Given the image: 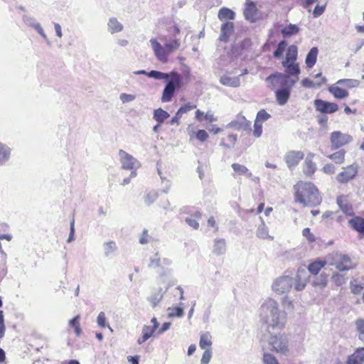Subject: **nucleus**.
Masks as SVG:
<instances>
[{
    "mask_svg": "<svg viewBox=\"0 0 364 364\" xmlns=\"http://www.w3.org/2000/svg\"><path fill=\"white\" fill-rule=\"evenodd\" d=\"M245 5L246 6L244 10L245 18L251 22L256 21L257 9L255 4L250 0H247Z\"/></svg>",
    "mask_w": 364,
    "mask_h": 364,
    "instance_id": "nucleus-18",
    "label": "nucleus"
},
{
    "mask_svg": "<svg viewBox=\"0 0 364 364\" xmlns=\"http://www.w3.org/2000/svg\"><path fill=\"white\" fill-rule=\"evenodd\" d=\"M218 18L223 23L228 21V20H234L235 18V13L230 9L223 7L218 14Z\"/></svg>",
    "mask_w": 364,
    "mask_h": 364,
    "instance_id": "nucleus-25",
    "label": "nucleus"
},
{
    "mask_svg": "<svg viewBox=\"0 0 364 364\" xmlns=\"http://www.w3.org/2000/svg\"><path fill=\"white\" fill-rule=\"evenodd\" d=\"M270 118V114H268L264 109H262L257 112L255 122L262 124Z\"/></svg>",
    "mask_w": 364,
    "mask_h": 364,
    "instance_id": "nucleus-54",
    "label": "nucleus"
},
{
    "mask_svg": "<svg viewBox=\"0 0 364 364\" xmlns=\"http://www.w3.org/2000/svg\"><path fill=\"white\" fill-rule=\"evenodd\" d=\"M150 43L157 59L162 63H166L168 55L164 49V46H162L154 38L150 40Z\"/></svg>",
    "mask_w": 364,
    "mask_h": 364,
    "instance_id": "nucleus-14",
    "label": "nucleus"
},
{
    "mask_svg": "<svg viewBox=\"0 0 364 364\" xmlns=\"http://www.w3.org/2000/svg\"><path fill=\"white\" fill-rule=\"evenodd\" d=\"M181 42L178 39H174L164 43V49H166L168 55L174 52L180 47Z\"/></svg>",
    "mask_w": 364,
    "mask_h": 364,
    "instance_id": "nucleus-41",
    "label": "nucleus"
},
{
    "mask_svg": "<svg viewBox=\"0 0 364 364\" xmlns=\"http://www.w3.org/2000/svg\"><path fill=\"white\" fill-rule=\"evenodd\" d=\"M321 77L320 81H314L309 78H305L303 80H301V84L303 87L306 88H315V87H319L323 84H324L326 81V77L322 76L321 73H319L316 75V77Z\"/></svg>",
    "mask_w": 364,
    "mask_h": 364,
    "instance_id": "nucleus-22",
    "label": "nucleus"
},
{
    "mask_svg": "<svg viewBox=\"0 0 364 364\" xmlns=\"http://www.w3.org/2000/svg\"><path fill=\"white\" fill-rule=\"evenodd\" d=\"M294 200L303 206L314 207L321 202L316 187L311 182L299 181L294 186Z\"/></svg>",
    "mask_w": 364,
    "mask_h": 364,
    "instance_id": "nucleus-3",
    "label": "nucleus"
},
{
    "mask_svg": "<svg viewBox=\"0 0 364 364\" xmlns=\"http://www.w3.org/2000/svg\"><path fill=\"white\" fill-rule=\"evenodd\" d=\"M355 325L358 331H359V338L364 340V319L359 318L356 321Z\"/></svg>",
    "mask_w": 364,
    "mask_h": 364,
    "instance_id": "nucleus-57",
    "label": "nucleus"
},
{
    "mask_svg": "<svg viewBox=\"0 0 364 364\" xmlns=\"http://www.w3.org/2000/svg\"><path fill=\"white\" fill-rule=\"evenodd\" d=\"M314 107L317 111L323 114H333L338 109L337 104L322 100H315Z\"/></svg>",
    "mask_w": 364,
    "mask_h": 364,
    "instance_id": "nucleus-11",
    "label": "nucleus"
},
{
    "mask_svg": "<svg viewBox=\"0 0 364 364\" xmlns=\"http://www.w3.org/2000/svg\"><path fill=\"white\" fill-rule=\"evenodd\" d=\"M293 277L282 275L273 280L271 288L276 294L282 295L290 291L293 287Z\"/></svg>",
    "mask_w": 364,
    "mask_h": 364,
    "instance_id": "nucleus-6",
    "label": "nucleus"
},
{
    "mask_svg": "<svg viewBox=\"0 0 364 364\" xmlns=\"http://www.w3.org/2000/svg\"><path fill=\"white\" fill-rule=\"evenodd\" d=\"M283 67L285 68V73H275L273 75H281L288 77L291 80H294V85L299 80V75L300 73V68L296 63H288L287 64L282 63Z\"/></svg>",
    "mask_w": 364,
    "mask_h": 364,
    "instance_id": "nucleus-9",
    "label": "nucleus"
},
{
    "mask_svg": "<svg viewBox=\"0 0 364 364\" xmlns=\"http://www.w3.org/2000/svg\"><path fill=\"white\" fill-rule=\"evenodd\" d=\"M227 127L232 128L235 130H251V122L248 121L244 116L238 115L236 119L230 122Z\"/></svg>",
    "mask_w": 364,
    "mask_h": 364,
    "instance_id": "nucleus-13",
    "label": "nucleus"
},
{
    "mask_svg": "<svg viewBox=\"0 0 364 364\" xmlns=\"http://www.w3.org/2000/svg\"><path fill=\"white\" fill-rule=\"evenodd\" d=\"M208 138V134L206 131L203 129H200L196 133V139L201 142L206 141Z\"/></svg>",
    "mask_w": 364,
    "mask_h": 364,
    "instance_id": "nucleus-60",
    "label": "nucleus"
},
{
    "mask_svg": "<svg viewBox=\"0 0 364 364\" xmlns=\"http://www.w3.org/2000/svg\"><path fill=\"white\" fill-rule=\"evenodd\" d=\"M332 280L337 286H341L346 282L344 275L340 273H334L332 276Z\"/></svg>",
    "mask_w": 364,
    "mask_h": 364,
    "instance_id": "nucleus-55",
    "label": "nucleus"
},
{
    "mask_svg": "<svg viewBox=\"0 0 364 364\" xmlns=\"http://www.w3.org/2000/svg\"><path fill=\"white\" fill-rule=\"evenodd\" d=\"M364 362V348H358L351 355L347 361V364H363Z\"/></svg>",
    "mask_w": 364,
    "mask_h": 364,
    "instance_id": "nucleus-26",
    "label": "nucleus"
},
{
    "mask_svg": "<svg viewBox=\"0 0 364 364\" xmlns=\"http://www.w3.org/2000/svg\"><path fill=\"white\" fill-rule=\"evenodd\" d=\"M212 345V337L209 332H205L200 334L199 346L202 349L210 347Z\"/></svg>",
    "mask_w": 364,
    "mask_h": 364,
    "instance_id": "nucleus-37",
    "label": "nucleus"
},
{
    "mask_svg": "<svg viewBox=\"0 0 364 364\" xmlns=\"http://www.w3.org/2000/svg\"><path fill=\"white\" fill-rule=\"evenodd\" d=\"M234 32V23L232 21L223 23L220 28V41L227 42Z\"/></svg>",
    "mask_w": 364,
    "mask_h": 364,
    "instance_id": "nucleus-17",
    "label": "nucleus"
},
{
    "mask_svg": "<svg viewBox=\"0 0 364 364\" xmlns=\"http://www.w3.org/2000/svg\"><path fill=\"white\" fill-rule=\"evenodd\" d=\"M309 275L304 269L298 270L296 276L293 277L294 289L297 291L304 290L309 282Z\"/></svg>",
    "mask_w": 364,
    "mask_h": 364,
    "instance_id": "nucleus-12",
    "label": "nucleus"
},
{
    "mask_svg": "<svg viewBox=\"0 0 364 364\" xmlns=\"http://www.w3.org/2000/svg\"><path fill=\"white\" fill-rule=\"evenodd\" d=\"M158 193L155 191H151L144 196V202L146 205H149L153 203L158 198Z\"/></svg>",
    "mask_w": 364,
    "mask_h": 364,
    "instance_id": "nucleus-51",
    "label": "nucleus"
},
{
    "mask_svg": "<svg viewBox=\"0 0 364 364\" xmlns=\"http://www.w3.org/2000/svg\"><path fill=\"white\" fill-rule=\"evenodd\" d=\"M23 21L27 26L33 28L47 42V43H49L47 35L43 27L33 16L24 14L23 16Z\"/></svg>",
    "mask_w": 364,
    "mask_h": 364,
    "instance_id": "nucleus-10",
    "label": "nucleus"
},
{
    "mask_svg": "<svg viewBox=\"0 0 364 364\" xmlns=\"http://www.w3.org/2000/svg\"><path fill=\"white\" fill-rule=\"evenodd\" d=\"M104 248H105V255H109L116 250L117 246H116L115 242H114L112 241H109V242L105 243Z\"/></svg>",
    "mask_w": 364,
    "mask_h": 364,
    "instance_id": "nucleus-56",
    "label": "nucleus"
},
{
    "mask_svg": "<svg viewBox=\"0 0 364 364\" xmlns=\"http://www.w3.org/2000/svg\"><path fill=\"white\" fill-rule=\"evenodd\" d=\"M262 134V124L255 121L253 135L255 137L259 138L261 136Z\"/></svg>",
    "mask_w": 364,
    "mask_h": 364,
    "instance_id": "nucleus-61",
    "label": "nucleus"
},
{
    "mask_svg": "<svg viewBox=\"0 0 364 364\" xmlns=\"http://www.w3.org/2000/svg\"><path fill=\"white\" fill-rule=\"evenodd\" d=\"M326 262L323 260L314 261L309 264L308 270L313 274H317L319 271L326 265Z\"/></svg>",
    "mask_w": 364,
    "mask_h": 364,
    "instance_id": "nucleus-38",
    "label": "nucleus"
},
{
    "mask_svg": "<svg viewBox=\"0 0 364 364\" xmlns=\"http://www.w3.org/2000/svg\"><path fill=\"white\" fill-rule=\"evenodd\" d=\"M226 242L224 239H216L213 247V253L216 255H221L225 253Z\"/></svg>",
    "mask_w": 364,
    "mask_h": 364,
    "instance_id": "nucleus-32",
    "label": "nucleus"
},
{
    "mask_svg": "<svg viewBox=\"0 0 364 364\" xmlns=\"http://www.w3.org/2000/svg\"><path fill=\"white\" fill-rule=\"evenodd\" d=\"M171 73H164L157 70H151L147 73V76L156 80H168L170 78Z\"/></svg>",
    "mask_w": 364,
    "mask_h": 364,
    "instance_id": "nucleus-46",
    "label": "nucleus"
},
{
    "mask_svg": "<svg viewBox=\"0 0 364 364\" xmlns=\"http://www.w3.org/2000/svg\"><path fill=\"white\" fill-rule=\"evenodd\" d=\"M153 117L156 122L161 124L169 117V114L161 108H159L154 110Z\"/></svg>",
    "mask_w": 364,
    "mask_h": 364,
    "instance_id": "nucleus-39",
    "label": "nucleus"
},
{
    "mask_svg": "<svg viewBox=\"0 0 364 364\" xmlns=\"http://www.w3.org/2000/svg\"><path fill=\"white\" fill-rule=\"evenodd\" d=\"M340 86V85H337L336 82L335 84L328 87V90L336 99L341 100L346 98L349 95L348 91L343 89Z\"/></svg>",
    "mask_w": 364,
    "mask_h": 364,
    "instance_id": "nucleus-20",
    "label": "nucleus"
},
{
    "mask_svg": "<svg viewBox=\"0 0 364 364\" xmlns=\"http://www.w3.org/2000/svg\"><path fill=\"white\" fill-rule=\"evenodd\" d=\"M107 26V31L110 34L117 33L122 32L124 30L123 24L116 17L109 18Z\"/></svg>",
    "mask_w": 364,
    "mask_h": 364,
    "instance_id": "nucleus-21",
    "label": "nucleus"
},
{
    "mask_svg": "<svg viewBox=\"0 0 364 364\" xmlns=\"http://www.w3.org/2000/svg\"><path fill=\"white\" fill-rule=\"evenodd\" d=\"M345 154L346 151L343 149H341L328 155V157L336 164H342L344 161Z\"/></svg>",
    "mask_w": 364,
    "mask_h": 364,
    "instance_id": "nucleus-43",
    "label": "nucleus"
},
{
    "mask_svg": "<svg viewBox=\"0 0 364 364\" xmlns=\"http://www.w3.org/2000/svg\"><path fill=\"white\" fill-rule=\"evenodd\" d=\"M97 323L98 326H100V328L108 327L109 329L111 331H112V328L109 326V324H107L106 323V316L105 314L103 311L100 312V314H98L97 317Z\"/></svg>",
    "mask_w": 364,
    "mask_h": 364,
    "instance_id": "nucleus-49",
    "label": "nucleus"
},
{
    "mask_svg": "<svg viewBox=\"0 0 364 364\" xmlns=\"http://www.w3.org/2000/svg\"><path fill=\"white\" fill-rule=\"evenodd\" d=\"M297 53L298 50L297 47L294 45L290 46L287 50L285 59L282 61V63H296L297 59Z\"/></svg>",
    "mask_w": 364,
    "mask_h": 364,
    "instance_id": "nucleus-28",
    "label": "nucleus"
},
{
    "mask_svg": "<svg viewBox=\"0 0 364 364\" xmlns=\"http://www.w3.org/2000/svg\"><path fill=\"white\" fill-rule=\"evenodd\" d=\"M357 167L354 165H350L341 172L336 177V179L340 183H346L349 180L353 178L357 173Z\"/></svg>",
    "mask_w": 364,
    "mask_h": 364,
    "instance_id": "nucleus-16",
    "label": "nucleus"
},
{
    "mask_svg": "<svg viewBox=\"0 0 364 364\" xmlns=\"http://www.w3.org/2000/svg\"><path fill=\"white\" fill-rule=\"evenodd\" d=\"M11 149L6 145L0 144V163L6 161L10 156Z\"/></svg>",
    "mask_w": 364,
    "mask_h": 364,
    "instance_id": "nucleus-47",
    "label": "nucleus"
},
{
    "mask_svg": "<svg viewBox=\"0 0 364 364\" xmlns=\"http://www.w3.org/2000/svg\"><path fill=\"white\" fill-rule=\"evenodd\" d=\"M339 271H345L352 268V263L348 257L343 255L340 257V261L332 264Z\"/></svg>",
    "mask_w": 364,
    "mask_h": 364,
    "instance_id": "nucleus-29",
    "label": "nucleus"
},
{
    "mask_svg": "<svg viewBox=\"0 0 364 364\" xmlns=\"http://www.w3.org/2000/svg\"><path fill=\"white\" fill-rule=\"evenodd\" d=\"M282 304L287 311H292L294 309L293 301L287 296L282 299Z\"/></svg>",
    "mask_w": 364,
    "mask_h": 364,
    "instance_id": "nucleus-64",
    "label": "nucleus"
},
{
    "mask_svg": "<svg viewBox=\"0 0 364 364\" xmlns=\"http://www.w3.org/2000/svg\"><path fill=\"white\" fill-rule=\"evenodd\" d=\"M352 140L353 137L350 134L342 133L340 131L333 132L330 136V141L333 149L342 147L351 142Z\"/></svg>",
    "mask_w": 364,
    "mask_h": 364,
    "instance_id": "nucleus-8",
    "label": "nucleus"
},
{
    "mask_svg": "<svg viewBox=\"0 0 364 364\" xmlns=\"http://www.w3.org/2000/svg\"><path fill=\"white\" fill-rule=\"evenodd\" d=\"M231 166L234 171L239 175H245L248 178L252 176V173H250L248 168L244 165L234 163Z\"/></svg>",
    "mask_w": 364,
    "mask_h": 364,
    "instance_id": "nucleus-40",
    "label": "nucleus"
},
{
    "mask_svg": "<svg viewBox=\"0 0 364 364\" xmlns=\"http://www.w3.org/2000/svg\"><path fill=\"white\" fill-rule=\"evenodd\" d=\"M260 321L267 328L273 330H282L287 323V314L279 309L278 302L272 298L266 299L259 310Z\"/></svg>",
    "mask_w": 364,
    "mask_h": 364,
    "instance_id": "nucleus-1",
    "label": "nucleus"
},
{
    "mask_svg": "<svg viewBox=\"0 0 364 364\" xmlns=\"http://www.w3.org/2000/svg\"><path fill=\"white\" fill-rule=\"evenodd\" d=\"M168 315L169 317H182L183 315V309L178 306L168 308Z\"/></svg>",
    "mask_w": 364,
    "mask_h": 364,
    "instance_id": "nucleus-52",
    "label": "nucleus"
},
{
    "mask_svg": "<svg viewBox=\"0 0 364 364\" xmlns=\"http://www.w3.org/2000/svg\"><path fill=\"white\" fill-rule=\"evenodd\" d=\"M337 203L341 210L347 215H352L353 214V210L350 205L348 204L347 197L339 196L337 198Z\"/></svg>",
    "mask_w": 364,
    "mask_h": 364,
    "instance_id": "nucleus-24",
    "label": "nucleus"
},
{
    "mask_svg": "<svg viewBox=\"0 0 364 364\" xmlns=\"http://www.w3.org/2000/svg\"><path fill=\"white\" fill-rule=\"evenodd\" d=\"M80 316L77 315L73 318L70 320L69 326L74 328L75 332L77 336H80L81 334V328L80 324Z\"/></svg>",
    "mask_w": 364,
    "mask_h": 364,
    "instance_id": "nucleus-45",
    "label": "nucleus"
},
{
    "mask_svg": "<svg viewBox=\"0 0 364 364\" xmlns=\"http://www.w3.org/2000/svg\"><path fill=\"white\" fill-rule=\"evenodd\" d=\"M119 160L124 169L131 171V177L136 176V170L141 166L140 162L124 150L119 151Z\"/></svg>",
    "mask_w": 364,
    "mask_h": 364,
    "instance_id": "nucleus-7",
    "label": "nucleus"
},
{
    "mask_svg": "<svg viewBox=\"0 0 364 364\" xmlns=\"http://www.w3.org/2000/svg\"><path fill=\"white\" fill-rule=\"evenodd\" d=\"M261 224L258 226L257 230V237L260 239H269L270 240H273V237L269 235L268 228L265 225L264 220L260 217L259 218Z\"/></svg>",
    "mask_w": 364,
    "mask_h": 364,
    "instance_id": "nucleus-30",
    "label": "nucleus"
},
{
    "mask_svg": "<svg viewBox=\"0 0 364 364\" xmlns=\"http://www.w3.org/2000/svg\"><path fill=\"white\" fill-rule=\"evenodd\" d=\"M220 82L225 86L237 87L240 85V80L239 77H230L229 75H224L220 77Z\"/></svg>",
    "mask_w": 364,
    "mask_h": 364,
    "instance_id": "nucleus-23",
    "label": "nucleus"
},
{
    "mask_svg": "<svg viewBox=\"0 0 364 364\" xmlns=\"http://www.w3.org/2000/svg\"><path fill=\"white\" fill-rule=\"evenodd\" d=\"M318 53V50L316 47L312 48L308 53L305 60V63L308 68H311L316 64Z\"/></svg>",
    "mask_w": 364,
    "mask_h": 364,
    "instance_id": "nucleus-35",
    "label": "nucleus"
},
{
    "mask_svg": "<svg viewBox=\"0 0 364 364\" xmlns=\"http://www.w3.org/2000/svg\"><path fill=\"white\" fill-rule=\"evenodd\" d=\"M119 99L124 104L134 101L136 99V96L134 95L122 93L119 95Z\"/></svg>",
    "mask_w": 364,
    "mask_h": 364,
    "instance_id": "nucleus-58",
    "label": "nucleus"
},
{
    "mask_svg": "<svg viewBox=\"0 0 364 364\" xmlns=\"http://www.w3.org/2000/svg\"><path fill=\"white\" fill-rule=\"evenodd\" d=\"M287 45V44L284 41H282L278 43L277 48L273 54L276 58H280L282 56L283 53L286 49Z\"/></svg>",
    "mask_w": 364,
    "mask_h": 364,
    "instance_id": "nucleus-50",
    "label": "nucleus"
},
{
    "mask_svg": "<svg viewBox=\"0 0 364 364\" xmlns=\"http://www.w3.org/2000/svg\"><path fill=\"white\" fill-rule=\"evenodd\" d=\"M195 108H196V105L191 103V102H188V103L183 105V106H181L178 109V111H177L178 115L182 116L183 114L187 113V112L194 109Z\"/></svg>",
    "mask_w": 364,
    "mask_h": 364,
    "instance_id": "nucleus-53",
    "label": "nucleus"
},
{
    "mask_svg": "<svg viewBox=\"0 0 364 364\" xmlns=\"http://www.w3.org/2000/svg\"><path fill=\"white\" fill-rule=\"evenodd\" d=\"M360 82L355 79H341L337 81V85L344 86L348 88H353L358 87Z\"/></svg>",
    "mask_w": 364,
    "mask_h": 364,
    "instance_id": "nucleus-42",
    "label": "nucleus"
},
{
    "mask_svg": "<svg viewBox=\"0 0 364 364\" xmlns=\"http://www.w3.org/2000/svg\"><path fill=\"white\" fill-rule=\"evenodd\" d=\"M304 154L301 151H290L285 155V161L289 168L296 166L304 158Z\"/></svg>",
    "mask_w": 364,
    "mask_h": 364,
    "instance_id": "nucleus-15",
    "label": "nucleus"
},
{
    "mask_svg": "<svg viewBox=\"0 0 364 364\" xmlns=\"http://www.w3.org/2000/svg\"><path fill=\"white\" fill-rule=\"evenodd\" d=\"M350 290L353 294H358L364 289V277H357L350 282Z\"/></svg>",
    "mask_w": 364,
    "mask_h": 364,
    "instance_id": "nucleus-34",
    "label": "nucleus"
},
{
    "mask_svg": "<svg viewBox=\"0 0 364 364\" xmlns=\"http://www.w3.org/2000/svg\"><path fill=\"white\" fill-rule=\"evenodd\" d=\"M155 330L152 328L150 326L144 325L142 328V336L138 338L137 343L141 345L145 341H146L149 338H150Z\"/></svg>",
    "mask_w": 364,
    "mask_h": 364,
    "instance_id": "nucleus-36",
    "label": "nucleus"
},
{
    "mask_svg": "<svg viewBox=\"0 0 364 364\" xmlns=\"http://www.w3.org/2000/svg\"><path fill=\"white\" fill-rule=\"evenodd\" d=\"M212 357V353L210 349H206L200 360V364H208Z\"/></svg>",
    "mask_w": 364,
    "mask_h": 364,
    "instance_id": "nucleus-62",
    "label": "nucleus"
},
{
    "mask_svg": "<svg viewBox=\"0 0 364 364\" xmlns=\"http://www.w3.org/2000/svg\"><path fill=\"white\" fill-rule=\"evenodd\" d=\"M328 284V274H321L316 277L312 282V286L316 290H323Z\"/></svg>",
    "mask_w": 364,
    "mask_h": 364,
    "instance_id": "nucleus-27",
    "label": "nucleus"
},
{
    "mask_svg": "<svg viewBox=\"0 0 364 364\" xmlns=\"http://www.w3.org/2000/svg\"><path fill=\"white\" fill-rule=\"evenodd\" d=\"M299 27L294 24H289L284 27L281 33L284 37H289L292 35L296 34L299 32Z\"/></svg>",
    "mask_w": 364,
    "mask_h": 364,
    "instance_id": "nucleus-44",
    "label": "nucleus"
},
{
    "mask_svg": "<svg viewBox=\"0 0 364 364\" xmlns=\"http://www.w3.org/2000/svg\"><path fill=\"white\" fill-rule=\"evenodd\" d=\"M262 361L264 364H279L276 357L269 352L263 353Z\"/></svg>",
    "mask_w": 364,
    "mask_h": 364,
    "instance_id": "nucleus-48",
    "label": "nucleus"
},
{
    "mask_svg": "<svg viewBox=\"0 0 364 364\" xmlns=\"http://www.w3.org/2000/svg\"><path fill=\"white\" fill-rule=\"evenodd\" d=\"M163 297L164 293L162 292V289L159 288L148 297V301L152 307H156L161 302Z\"/></svg>",
    "mask_w": 364,
    "mask_h": 364,
    "instance_id": "nucleus-33",
    "label": "nucleus"
},
{
    "mask_svg": "<svg viewBox=\"0 0 364 364\" xmlns=\"http://www.w3.org/2000/svg\"><path fill=\"white\" fill-rule=\"evenodd\" d=\"M326 9V4L323 5L317 4L313 11V16L314 18H317L322 15Z\"/></svg>",
    "mask_w": 364,
    "mask_h": 364,
    "instance_id": "nucleus-59",
    "label": "nucleus"
},
{
    "mask_svg": "<svg viewBox=\"0 0 364 364\" xmlns=\"http://www.w3.org/2000/svg\"><path fill=\"white\" fill-rule=\"evenodd\" d=\"M349 225L360 233L364 232V219L360 217H354L348 221Z\"/></svg>",
    "mask_w": 364,
    "mask_h": 364,
    "instance_id": "nucleus-31",
    "label": "nucleus"
},
{
    "mask_svg": "<svg viewBox=\"0 0 364 364\" xmlns=\"http://www.w3.org/2000/svg\"><path fill=\"white\" fill-rule=\"evenodd\" d=\"M314 154L309 153L304 161V173L306 176H310L313 175L316 169V164L313 162Z\"/></svg>",
    "mask_w": 364,
    "mask_h": 364,
    "instance_id": "nucleus-19",
    "label": "nucleus"
},
{
    "mask_svg": "<svg viewBox=\"0 0 364 364\" xmlns=\"http://www.w3.org/2000/svg\"><path fill=\"white\" fill-rule=\"evenodd\" d=\"M267 87L274 90L277 102L283 106L290 98L291 90L294 87V80L281 75H270L266 80Z\"/></svg>",
    "mask_w": 364,
    "mask_h": 364,
    "instance_id": "nucleus-2",
    "label": "nucleus"
},
{
    "mask_svg": "<svg viewBox=\"0 0 364 364\" xmlns=\"http://www.w3.org/2000/svg\"><path fill=\"white\" fill-rule=\"evenodd\" d=\"M302 235L306 238L309 242H313L316 240V237L311 233V230L309 228H306L302 231Z\"/></svg>",
    "mask_w": 364,
    "mask_h": 364,
    "instance_id": "nucleus-63",
    "label": "nucleus"
},
{
    "mask_svg": "<svg viewBox=\"0 0 364 364\" xmlns=\"http://www.w3.org/2000/svg\"><path fill=\"white\" fill-rule=\"evenodd\" d=\"M181 86L182 78L181 75L177 73H171L169 80L163 90L161 101L163 102H170L175 93L176 90L177 88H180Z\"/></svg>",
    "mask_w": 364,
    "mask_h": 364,
    "instance_id": "nucleus-5",
    "label": "nucleus"
},
{
    "mask_svg": "<svg viewBox=\"0 0 364 364\" xmlns=\"http://www.w3.org/2000/svg\"><path fill=\"white\" fill-rule=\"evenodd\" d=\"M267 342L269 350L280 355L288 356L291 353L289 338L284 333H271Z\"/></svg>",
    "mask_w": 364,
    "mask_h": 364,
    "instance_id": "nucleus-4",
    "label": "nucleus"
}]
</instances>
